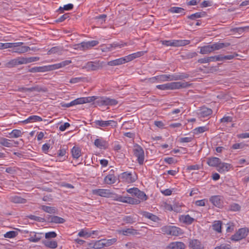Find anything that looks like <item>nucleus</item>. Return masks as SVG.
Wrapping results in <instances>:
<instances>
[{
    "label": "nucleus",
    "mask_w": 249,
    "mask_h": 249,
    "mask_svg": "<svg viewBox=\"0 0 249 249\" xmlns=\"http://www.w3.org/2000/svg\"><path fill=\"white\" fill-rule=\"evenodd\" d=\"M189 75L185 73L180 74H163L159 75L160 82H165L167 81H177L187 78Z\"/></svg>",
    "instance_id": "1"
},
{
    "label": "nucleus",
    "mask_w": 249,
    "mask_h": 249,
    "mask_svg": "<svg viewBox=\"0 0 249 249\" xmlns=\"http://www.w3.org/2000/svg\"><path fill=\"white\" fill-rule=\"evenodd\" d=\"M161 232L165 234L173 236H178L182 233L180 228L171 226H165L161 228Z\"/></svg>",
    "instance_id": "2"
},
{
    "label": "nucleus",
    "mask_w": 249,
    "mask_h": 249,
    "mask_svg": "<svg viewBox=\"0 0 249 249\" xmlns=\"http://www.w3.org/2000/svg\"><path fill=\"white\" fill-rule=\"evenodd\" d=\"M162 44L166 46L180 47L190 43L188 40H171L161 41Z\"/></svg>",
    "instance_id": "3"
},
{
    "label": "nucleus",
    "mask_w": 249,
    "mask_h": 249,
    "mask_svg": "<svg viewBox=\"0 0 249 249\" xmlns=\"http://www.w3.org/2000/svg\"><path fill=\"white\" fill-rule=\"evenodd\" d=\"M134 155L137 158V160L140 164H142L144 161V151L141 146L137 145L134 146Z\"/></svg>",
    "instance_id": "4"
},
{
    "label": "nucleus",
    "mask_w": 249,
    "mask_h": 249,
    "mask_svg": "<svg viewBox=\"0 0 249 249\" xmlns=\"http://www.w3.org/2000/svg\"><path fill=\"white\" fill-rule=\"evenodd\" d=\"M99 43L97 40H92L87 42H82L80 44L75 45V49H80L81 50L89 49L92 47L95 46Z\"/></svg>",
    "instance_id": "5"
},
{
    "label": "nucleus",
    "mask_w": 249,
    "mask_h": 249,
    "mask_svg": "<svg viewBox=\"0 0 249 249\" xmlns=\"http://www.w3.org/2000/svg\"><path fill=\"white\" fill-rule=\"evenodd\" d=\"M248 231V230L246 228L240 229L234 234L231 236V239L234 241H239L246 237Z\"/></svg>",
    "instance_id": "6"
},
{
    "label": "nucleus",
    "mask_w": 249,
    "mask_h": 249,
    "mask_svg": "<svg viewBox=\"0 0 249 249\" xmlns=\"http://www.w3.org/2000/svg\"><path fill=\"white\" fill-rule=\"evenodd\" d=\"M23 42L14 43V46L12 50L13 53H22L30 50V48L28 46H21Z\"/></svg>",
    "instance_id": "7"
},
{
    "label": "nucleus",
    "mask_w": 249,
    "mask_h": 249,
    "mask_svg": "<svg viewBox=\"0 0 249 249\" xmlns=\"http://www.w3.org/2000/svg\"><path fill=\"white\" fill-rule=\"evenodd\" d=\"M96 102L99 106H113L118 104L116 100L107 97L98 98Z\"/></svg>",
    "instance_id": "8"
},
{
    "label": "nucleus",
    "mask_w": 249,
    "mask_h": 249,
    "mask_svg": "<svg viewBox=\"0 0 249 249\" xmlns=\"http://www.w3.org/2000/svg\"><path fill=\"white\" fill-rule=\"evenodd\" d=\"M102 67V64L99 61L89 62L82 67L83 69H86L88 71H96Z\"/></svg>",
    "instance_id": "9"
},
{
    "label": "nucleus",
    "mask_w": 249,
    "mask_h": 249,
    "mask_svg": "<svg viewBox=\"0 0 249 249\" xmlns=\"http://www.w3.org/2000/svg\"><path fill=\"white\" fill-rule=\"evenodd\" d=\"M71 63V60H67L62 61L59 63L45 66L46 71H53L54 70L58 69L62 67H64Z\"/></svg>",
    "instance_id": "10"
},
{
    "label": "nucleus",
    "mask_w": 249,
    "mask_h": 249,
    "mask_svg": "<svg viewBox=\"0 0 249 249\" xmlns=\"http://www.w3.org/2000/svg\"><path fill=\"white\" fill-rule=\"evenodd\" d=\"M127 191L128 193L135 195L141 200H146L147 198L145 194L143 192L141 191L137 188L129 189L127 190Z\"/></svg>",
    "instance_id": "11"
},
{
    "label": "nucleus",
    "mask_w": 249,
    "mask_h": 249,
    "mask_svg": "<svg viewBox=\"0 0 249 249\" xmlns=\"http://www.w3.org/2000/svg\"><path fill=\"white\" fill-rule=\"evenodd\" d=\"M169 84V89L172 90L186 88L191 86V84L187 82H174Z\"/></svg>",
    "instance_id": "12"
},
{
    "label": "nucleus",
    "mask_w": 249,
    "mask_h": 249,
    "mask_svg": "<svg viewBox=\"0 0 249 249\" xmlns=\"http://www.w3.org/2000/svg\"><path fill=\"white\" fill-rule=\"evenodd\" d=\"M120 178L123 181L128 183L134 182L137 179L136 175H133L131 173L127 172L123 173L121 175Z\"/></svg>",
    "instance_id": "13"
},
{
    "label": "nucleus",
    "mask_w": 249,
    "mask_h": 249,
    "mask_svg": "<svg viewBox=\"0 0 249 249\" xmlns=\"http://www.w3.org/2000/svg\"><path fill=\"white\" fill-rule=\"evenodd\" d=\"M118 234L125 236L135 235L139 234L137 231L133 228H127L126 229L118 230L117 231Z\"/></svg>",
    "instance_id": "14"
},
{
    "label": "nucleus",
    "mask_w": 249,
    "mask_h": 249,
    "mask_svg": "<svg viewBox=\"0 0 249 249\" xmlns=\"http://www.w3.org/2000/svg\"><path fill=\"white\" fill-rule=\"evenodd\" d=\"M92 193L94 195L107 197L110 194V190L108 189H97L92 190Z\"/></svg>",
    "instance_id": "15"
},
{
    "label": "nucleus",
    "mask_w": 249,
    "mask_h": 249,
    "mask_svg": "<svg viewBox=\"0 0 249 249\" xmlns=\"http://www.w3.org/2000/svg\"><path fill=\"white\" fill-rule=\"evenodd\" d=\"M19 90L20 91H30V92L36 91L37 92H45L47 91V88H46L45 87H41L38 85L36 86L35 87L30 88H22L19 89Z\"/></svg>",
    "instance_id": "16"
},
{
    "label": "nucleus",
    "mask_w": 249,
    "mask_h": 249,
    "mask_svg": "<svg viewBox=\"0 0 249 249\" xmlns=\"http://www.w3.org/2000/svg\"><path fill=\"white\" fill-rule=\"evenodd\" d=\"M21 64H22V58L21 57H19L10 60L5 64V66L7 68H12Z\"/></svg>",
    "instance_id": "17"
},
{
    "label": "nucleus",
    "mask_w": 249,
    "mask_h": 249,
    "mask_svg": "<svg viewBox=\"0 0 249 249\" xmlns=\"http://www.w3.org/2000/svg\"><path fill=\"white\" fill-rule=\"evenodd\" d=\"M95 124L96 125H98L101 127H106L109 125L116 126L117 123L114 121H102V120H97L94 122Z\"/></svg>",
    "instance_id": "18"
},
{
    "label": "nucleus",
    "mask_w": 249,
    "mask_h": 249,
    "mask_svg": "<svg viewBox=\"0 0 249 249\" xmlns=\"http://www.w3.org/2000/svg\"><path fill=\"white\" fill-rule=\"evenodd\" d=\"M210 201L216 207L220 208L222 206V199L220 196H214L211 197Z\"/></svg>",
    "instance_id": "19"
},
{
    "label": "nucleus",
    "mask_w": 249,
    "mask_h": 249,
    "mask_svg": "<svg viewBox=\"0 0 249 249\" xmlns=\"http://www.w3.org/2000/svg\"><path fill=\"white\" fill-rule=\"evenodd\" d=\"M147 51L138 52L135 53H132L125 56L127 62L132 61V60L143 55L147 53Z\"/></svg>",
    "instance_id": "20"
},
{
    "label": "nucleus",
    "mask_w": 249,
    "mask_h": 249,
    "mask_svg": "<svg viewBox=\"0 0 249 249\" xmlns=\"http://www.w3.org/2000/svg\"><path fill=\"white\" fill-rule=\"evenodd\" d=\"M189 247L192 249H203V246L201 242L197 239L190 240Z\"/></svg>",
    "instance_id": "21"
},
{
    "label": "nucleus",
    "mask_w": 249,
    "mask_h": 249,
    "mask_svg": "<svg viewBox=\"0 0 249 249\" xmlns=\"http://www.w3.org/2000/svg\"><path fill=\"white\" fill-rule=\"evenodd\" d=\"M126 60L125 56L124 57H121L118 59H116L112 61H108L107 62V65L110 66H115L117 65H120L121 64H124L126 63Z\"/></svg>",
    "instance_id": "22"
},
{
    "label": "nucleus",
    "mask_w": 249,
    "mask_h": 249,
    "mask_svg": "<svg viewBox=\"0 0 249 249\" xmlns=\"http://www.w3.org/2000/svg\"><path fill=\"white\" fill-rule=\"evenodd\" d=\"M212 110L205 107H203L199 109V115L202 117H205L212 114Z\"/></svg>",
    "instance_id": "23"
},
{
    "label": "nucleus",
    "mask_w": 249,
    "mask_h": 249,
    "mask_svg": "<svg viewBox=\"0 0 249 249\" xmlns=\"http://www.w3.org/2000/svg\"><path fill=\"white\" fill-rule=\"evenodd\" d=\"M47 220L49 222L61 224L65 222V220L60 217L57 216L49 215L47 218Z\"/></svg>",
    "instance_id": "24"
},
{
    "label": "nucleus",
    "mask_w": 249,
    "mask_h": 249,
    "mask_svg": "<svg viewBox=\"0 0 249 249\" xmlns=\"http://www.w3.org/2000/svg\"><path fill=\"white\" fill-rule=\"evenodd\" d=\"M179 220L188 225L191 224L195 221V219L191 217L189 214L181 215L179 217Z\"/></svg>",
    "instance_id": "25"
},
{
    "label": "nucleus",
    "mask_w": 249,
    "mask_h": 249,
    "mask_svg": "<svg viewBox=\"0 0 249 249\" xmlns=\"http://www.w3.org/2000/svg\"><path fill=\"white\" fill-rule=\"evenodd\" d=\"M64 50L61 47L56 46L52 48L47 53L48 55L52 54H57L58 55H61L62 54Z\"/></svg>",
    "instance_id": "26"
},
{
    "label": "nucleus",
    "mask_w": 249,
    "mask_h": 249,
    "mask_svg": "<svg viewBox=\"0 0 249 249\" xmlns=\"http://www.w3.org/2000/svg\"><path fill=\"white\" fill-rule=\"evenodd\" d=\"M42 121V119L40 117L36 115H33L30 116L27 119L22 121L21 123L23 124H27L29 123H33L36 122H41Z\"/></svg>",
    "instance_id": "27"
},
{
    "label": "nucleus",
    "mask_w": 249,
    "mask_h": 249,
    "mask_svg": "<svg viewBox=\"0 0 249 249\" xmlns=\"http://www.w3.org/2000/svg\"><path fill=\"white\" fill-rule=\"evenodd\" d=\"M10 200L11 202L15 203L24 204L27 202V200L26 199L18 196H11Z\"/></svg>",
    "instance_id": "28"
},
{
    "label": "nucleus",
    "mask_w": 249,
    "mask_h": 249,
    "mask_svg": "<svg viewBox=\"0 0 249 249\" xmlns=\"http://www.w3.org/2000/svg\"><path fill=\"white\" fill-rule=\"evenodd\" d=\"M212 45L213 51L218 50L222 48L227 47L230 45V43L228 42L226 43H215Z\"/></svg>",
    "instance_id": "29"
},
{
    "label": "nucleus",
    "mask_w": 249,
    "mask_h": 249,
    "mask_svg": "<svg viewBox=\"0 0 249 249\" xmlns=\"http://www.w3.org/2000/svg\"><path fill=\"white\" fill-rule=\"evenodd\" d=\"M220 160L216 157H213L209 158L207 160V164L211 166L217 167L218 164L220 163Z\"/></svg>",
    "instance_id": "30"
},
{
    "label": "nucleus",
    "mask_w": 249,
    "mask_h": 249,
    "mask_svg": "<svg viewBox=\"0 0 249 249\" xmlns=\"http://www.w3.org/2000/svg\"><path fill=\"white\" fill-rule=\"evenodd\" d=\"M168 248L169 249H183L185 245L181 242H173L170 244Z\"/></svg>",
    "instance_id": "31"
},
{
    "label": "nucleus",
    "mask_w": 249,
    "mask_h": 249,
    "mask_svg": "<svg viewBox=\"0 0 249 249\" xmlns=\"http://www.w3.org/2000/svg\"><path fill=\"white\" fill-rule=\"evenodd\" d=\"M142 214L143 216L148 218L154 222H157L159 220V218L157 216L151 213L143 211L142 212Z\"/></svg>",
    "instance_id": "32"
},
{
    "label": "nucleus",
    "mask_w": 249,
    "mask_h": 249,
    "mask_svg": "<svg viewBox=\"0 0 249 249\" xmlns=\"http://www.w3.org/2000/svg\"><path fill=\"white\" fill-rule=\"evenodd\" d=\"M230 166V164L228 163H221L220 161L217 166V170L220 173H223L229 170Z\"/></svg>",
    "instance_id": "33"
},
{
    "label": "nucleus",
    "mask_w": 249,
    "mask_h": 249,
    "mask_svg": "<svg viewBox=\"0 0 249 249\" xmlns=\"http://www.w3.org/2000/svg\"><path fill=\"white\" fill-rule=\"evenodd\" d=\"M123 220L126 224H133L136 222L137 219L135 215H129L124 216Z\"/></svg>",
    "instance_id": "34"
},
{
    "label": "nucleus",
    "mask_w": 249,
    "mask_h": 249,
    "mask_svg": "<svg viewBox=\"0 0 249 249\" xmlns=\"http://www.w3.org/2000/svg\"><path fill=\"white\" fill-rule=\"evenodd\" d=\"M42 243L46 247L51 249H55L57 247V243L55 241L44 240Z\"/></svg>",
    "instance_id": "35"
},
{
    "label": "nucleus",
    "mask_w": 249,
    "mask_h": 249,
    "mask_svg": "<svg viewBox=\"0 0 249 249\" xmlns=\"http://www.w3.org/2000/svg\"><path fill=\"white\" fill-rule=\"evenodd\" d=\"M213 52L211 45H206L200 48V53L205 54Z\"/></svg>",
    "instance_id": "36"
},
{
    "label": "nucleus",
    "mask_w": 249,
    "mask_h": 249,
    "mask_svg": "<svg viewBox=\"0 0 249 249\" xmlns=\"http://www.w3.org/2000/svg\"><path fill=\"white\" fill-rule=\"evenodd\" d=\"M12 141L7 139L4 138H1L0 139V144L4 146L7 147H12L14 146L13 143L11 142Z\"/></svg>",
    "instance_id": "37"
},
{
    "label": "nucleus",
    "mask_w": 249,
    "mask_h": 249,
    "mask_svg": "<svg viewBox=\"0 0 249 249\" xmlns=\"http://www.w3.org/2000/svg\"><path fill=\"white\" fill-rule=\"evenodd\" d=\"M22 64H26L39 60L38 57H21Z\"/></svg>",
    "instance_id": "38"
},
{
    "label": "nucleus",
    "mask_w": 249,
    "mask_h": 249,
    "mask_svg": "<svg viewBox=\"0 0 249 249\" xmlns=\"http://www.w3.org/2000/svg\"><path fill=\"white\" fill-rule=\"evenodd\" d=\"M71 153L73 158L77 159L79 158L81 155V150L78 147L74 146L71 149Z\"/></svg>",
    "instance_id": "39"
},
{
    "label": "nucleus",
    "mask_w": 249,
    "mask_h": 249,
    "mask_svg": "<svg viewBox=\"0 0 249 249\" xmlns=\"http://www.w3.org/2000/svg\"><path fill=\"white\" fill-rule=\"evenodd\" d=\"M116 181V178L113 175H108L107 176L104 178V181L106 184H111L115 183Z\"/></svg>",
    "instance_id": "40"
},
{
    "label": "nucleus",
    "mask_w": 249,
    "mask_h": 249,
    "mask_svg": "<svg viewBox=\"0 0 249 249\" xmlns=\"http://www.w3.org/2000/svg\"><path fill=\"white\" fill-rule=\"evenodd\" d=\"M41 208L43 211L49 213H55L56 211V209L53 207L42 205Z\"/></svg>",
    "instance_id": "41"
},
{
    "label": "nucleus",
    "mask_w": 249,
    "mask_h": 249,
    "mask_svg": "<svg viewBox=\"0 0 249 249\" xmlns=\"http://www.w3.org/2000/svg\"><path fill=\"white\" fill-rule=\"evenodd\" d=\"M29 71L31 72H46V67L44 66L33 67L29 69Z\"/></svg>",
    "instance_id": "42"
},
{
    "label": "nucleus",
    "mask_w": 249,
    "mask_h": 249,
    "mask_svg": "<svg viewBox=\"0 0 249 249\" xmlns=\"http://www.w3.org/2000/svg\"><path fill=\"white\" fill-rule=\"evenodd\" d=\"M221 224L222 223L220 221H215L212 226L213 230L218 232H221Z\"/></svg>",
    "instance_id": "43"
},
{
    "label": "nucleus",
    "mask_w": 249,
    "mask_h": 249,
    "mask_svg": "<svg viewBox=\"0 0 249 249\" xmlns=\"http://www.w3.org/2000/svg\"><path fill=\"white\" fill-rule=\"evenodd\" d=\"M169 11L172 13H184V9L181 7H172L169 10Z\"/></svg>",
    "instance_id": "44"
},
{
    "label": "nucleus",
    "mask_w": 249,
    "mask_h": 249,
    "mask_svg": "<svg viewBox=\"0 0 249 249\" xmlns=\"http://www.w3.org/2000/svg\"><path fill=\"white\" fill-rule=\"evenodd\" d=\"M127 45L126 43H113L109 45V47L107 48L109 51H112V48L119 47L120 48L123 47Z\"/></svg>",
    "instance_id": "45"
},
{
    "label": "nucleus",
    "mask_w": 249,
    "mask_h": 249,
    "mask_svg": "<svg viewBox=\"0 0 249 249\" xmlns=\"http://www.w3.org/2000/svg\"><path fill=\"white\" fill-rule=\"evenodd\" d=\"M73 8V5L71 3H69L65 5L63 7H60L58 9V11L60 12V13H63L64 11H69L71 10Z\"/></svg>",
    "instance_id": "46"
},
{
    "label": "nucleus",
    "mask_w": 249,
    "mask_h": 249,
    "mask_svg": "<svg viewBox=\"0 0 249 249\" xmlns=\"http://www.w3.org/2000/svg\"><path fill=\"white\" fill-rule=\"evenodd\" d=\"M117 239L116 238H112L111 239H103L105 247H109L115 243Z\"/></svg>",
    "instance_id": "47"
},
{
    "label": "nucleus",
    "mask_w": 249,
    "mask_h": 249,
    "mask_svg": "<svg viewBox=\"0 0 249 249\" xmlns=\"http://www.w3.org/2000/svg\"><path fill=\"white\" fill-rule=\"evenodd\" d=\"M94 145L99 148L105 146V142L101 139H97L94 141Z\"/></svg>",
    "instance_id": "48"
},
{
    "label": "nucleus",
    "mask_w": 249,
    "mask_h": 249,
    "mask_svg": "<svg viewBox=\"0 0 249 249\" xmlns=\"http://www.w3.org/2000/svg\"><path fill=\"white\" fill-rule=\"evenodd\" d=\"M11 138H18L21 136V132L19 130L14 129L10 133Z\"/></svg>",
    "instance_id": "49"
},
{
    "label": "nucleus",
    "mask_w": 249,
    "mask_h": 249,
    "mask_svg": "<svg viewBox=\"0 0 249 249\" xmlns=\"http://www.w3.org/2000/svg\"><path fill=\"white\" fill-rule=\"evenodd\" d=\"M18 234L17 231H10L7 232L4 234V237L7 238H12L15 237Z\"/></svg>",
    "instance_id": "50"
},
{
    "label": "nucleus",
    "mask_w": 249,
    "mask_h": 249,
    "mask_svg": "<svg viewBox=\"0 0 249 249\" xmlns=\"http://www.w3.org/2000/svg\"><path fill=\"white\" fill-rule=\"evenodd\" d=\"M220 57L221 59V61L223 60H231L233 59L235 56H238V54L237 53H235V54H230V55H223L222 54H220Z\"/></svg>",
    "instance_id": "51"
},
{
    "label": "nucleus",
    "mask_w": 249,
    "mask_h": 249,
    "mask_svg": "<svg viewBox=\"0 0 249 249\" xmlns=\"http://www.w3.org/2000/svg\"><path fill=\"white\" fill-rule=\"evenodd\" d=\"M83 104L86 103H90L94 101H95L96 99H98L95 96H91V97H83Z\"/></svg>",
    "instance_id": "52"
},
{
    "label": "nucleus",
    "mask_w": 249,
    "mask_h": 249,
    "mask_svg": "<svg viewBox=\"0 0 249 249\" xmlns=\"http://www.w3.org/2000/svg\"><path fill=\"white\" fill-rule=\"evenodd\" d=\"M103 239L96 241L94 245V248L95 249H101L105 247Z\"/></svg>",
    "instance_id": "53"
},
{
    "label": "nucleus",
    "mask_w": 249,
    "mask_h": 249,
    "mask_svg": "<svg viewBox=\"0 0 249 249\" xmlns=\"http://www.w3.org/2000/svg\"><path fill=\"white\" fill-rule=\"evenodd\" d=\"M106 17H96L95 20H96L98 25L102 24L106 21Z\"/></svg>",
    "instance_id": "54"
},
{
    "label": "nucleus",
    "mask_w": 249,
    "mask_h": 249,
    "mask_svg": "<svg viewBox=\"0 0 249 249\" xmlns=\"http://www.w3.org/2000/svg\"><path fill=\"white\" fill-rule=\"evenodd\" d=\"M140 201H141L139 199L128 197L127 203L131 204H138L140 203Z\"/></svg>",
    "instance_id": "55"
},
{
    "label": "nucleus",
    "mask_w": 249,
    "mask_h": 249,
    "mask_svg": "<svg viewBox=\"0 0 249 249\" xmlns=\"http://www.w3.org/2000/svg\"><path fill=\"white\" fill-rule=\"evenodd\" d=\"M209 63L210 62H213L216 61H221V59L219 55L207 57Z\"/></svg>",
    "instance_id": "56"
},
{
    "label": "nucleus",
    "mask_w": 249,
    "mask_h": 249,
    "mask_svg": "<svg viewBox=\"0 0 249 249\" xmlns=\"http://www.w3.org/2000/svg\"><path fill=\"white\" fill-rule=\"evenodd\" d=\"M71 105H72V106L79 105V104H83V100L82 98H79L77 99H76L75 100L71 102Z\"/></svg>",
    "instance_id": "57"
},
{
    "label": "nucleus",
    "mask_w": 249,
    "mask_h": 249,
    "mask_svg": "<svg viewBox=\"0 0 249 249\" xmlns=\"http://www.w3.org/2000/svg\"><path fill=\"white\" fill-rule=\"evenodd\" d=\"M157 88L161 90L169 89V84L167 83L163 85H159L156 86Z\"/></svg>",
    "instance_id": "58"
},
{
    "label": "nucleus",
    "mask_w": 249,
    "mask_h": 249,
    "mask_svg": "<svg viewBox=\"0 0 249 249\" xmlns=\"http://www.w3.org/2000/svg\"><path fill=\"white\" fill-rule=\"evenodd\" d=\"M41 238V237L40 236L35 234L29 238V240L32 242H37L39 241Z\"/></svg>",
    "instance_id": "59"
},
{
    "label": "nucleus",
    "mask_w": 249,
    "mask_h": 249,
    "mask_svg": "<svg viewBox=\"0 0 249 249\" xmlns=\"http://www.w3.org/2000/svg\"><path fill=\"white\" fill-rule=\"evenodd\" d=\"M207 130V128L206 126H200L197 128H196L195 129V131L196 133H203L206 131Z\"/></svg>",
    "instance_id": "60"
},
{
    "label": "nucleus",
    "mask_w": 249,
    "mask_h": 249,
    "mask_svg": "<svg viewBox=\"0 0 249 249\" xmlns=\"http://www.w3.org/2000/svg\"><path fill=\"white\" fill-rule=\"evenodd\" d=\"M57 234L54 231H50L45 233L46 238H55Z\"/></svg>",
    "instance_id": "61"
},
{
    "label": "nucleus",
    "mask_w": 249,
    "mask_h": 249,
    "mask_svg": "<svg viewBox=\"0 0 249 249\" xmlns=\"http://www.w3.org/2000/svg\"><path fill=\"white\" fill-rule=\"evenodd\" d=\"M232 121V118L231 116H224L223 118L220 119L221 123H228L231 122Z\"/></svg>",
    "instance_id": "62"
},
{
    "label": "nucleus",
    "mask_w": 249,
    "mask_h": 249,
    "mask_svg": "<svg viewBox=\"0 0 249 249\" xmlns=\"http://www.w3.org/2000/svg\"><path fill=\"white\" fill-rule=\"evenodd\" d=\"M78 235L80 237H89L91 235V233H89V232L82 230L78 233Z\"/></svg>",
    "instance_id": "63"
},
{
    "label": "nucleus",
    "mask_w": 249,
    "mask_h": 249,
    "mask_svg": "<svg viewBox=\"0 0 249 249\" xmlns=\"http://www.w3.org/2000/svg\"><path fill=\"white\" fill-rule=\"evenodd\" d=\"M214 249H231V247L230 245L223 244L216 247Z\"/></svg>",
    "instance_id": "64"
}]
</instances>
